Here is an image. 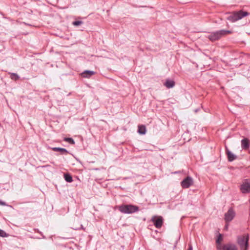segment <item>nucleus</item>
Instances as JSON below:
<instances>
[{
    "instance_id": "1",
    "label": "nucleus",
    "mask_w": 250,
    "mask_h": 250,
    "mask_svg": "<svg viewBox=\"0 0 250 250\" xmlns=\"http://www.w3.org/2000/svg\"><path fill=\"white\" fill-rule=\"evenodd\" d=\"M249 14V13L246 11L240 10L232 13L227 17V19L232 22H234L248 16Z\"/></svg>"
},
{
    "instance_id": "2",
    "label": "nucleus",
    "mask_w": 250,
    "mask_h": 250,
    "mask_svg": "<svg viewBox=\"0 0 250 250\" xmlns=\"http://www.w3.org/2000/svg\"><path fill=\"white\" fill-rule=\"evenodd\" d=\"M231 33V32L229 30H221L210 33L209 35H208L207 38L210 41L213 42L218 40L223 36Z\"/></svg>"
},
{
    "instance_id": "3",
    "label": "nucleus",
    "mask_w": 250,
    "mask_h": 250,
    "mask_svg": "<svg viewBox=\"0 0 250 250\" xmlns=\"http://www.w3.org/2000/svg\"><path fill=\"white\" fill-rule=\"evenodd\" d=\"M120 212L125 214H130L139 210L138 207L131 205H124L119 207Z\"/></svg>"
},
{
    "instance_id": "4",
    "label": "nucleus",
    "mask_w": 250,
    "mask_h": 250,
    "mask_svg": "<svg viewBox=\"0 0 250 250\" xmlns=\"http://www.w3.org/2000/svg\"><path fill=\"white\" fill-rule=\"evenodd\" d=\"M249 240L248 235H242L238 237L237 243L241 250H248Z\"/></svg>"
},
{
    "instance_id": "5",
    "label": "nucleus",
    "mask_w": 250,
    "mask_h": 250,
    "mask_svg": "<svg viewBox=\"0 0 250 250\" xmlns=\"http://www.w3.org/2000/svg\"><path fill=\"white\" fill-rule=\"evenodd\" d=\"M151 220L156 228H160L163 224V219L162 216H154Z\"/></svg>"
},
{
    "instance_id": "6",
    "label": "nucleus",
    "mask_w": 250,
    "mask_h": 250,
    "mask_svg": "<svg viewBox=\"0 0 250 250\" xmlns=\"http://www.w3.org/2000/svg\"><path fill=\"white\" fill-rule=\"evenodd\" d=\"M193 184L192 178L188 177L184 179L181 182V186L185 188H189Z\"/></svg>"
},
{
    "instance_id": "7",
    "label": "nucleus",
    "mask_w": 250,
    "mask_h": 250,
    "mask_svg": "<svg viewBox=\"0 0 250 250\" xmlns=\"http://www.w3.org/2000/svg\"><path fill=\"white\" fill-rule=\"evenodd\" d=\"M235 212L232 209L230 208L225 214V219L227 222L231 221L235 216Z\"/></svg>"
},
{
    "instance_id": "8",
    "label": "nucleus",
    "mask_w": 250,
    "mask_h": 250,
    "mask_svg": "<svg viewBox=\"0 0 250 250\" xmlns=\"http://www.w3.org/2000/svg\"><path fill=\"white\" fill-rule=\"evenodd\" d=\"M240 190L243 193H247L250 192V182L246 181L243 183L240 187Z\"/></svg>"
},
{
    "instance_id": "9",
    "label": "nucleus",
    "mask_w": 250,
    "mask_h": 250,
    "mask_svg": "<svg viewBox=\"0 0 250 250\" xmlns=\"http://www.w3.org/2000/svg\"><path fill=\"white\" fill-rule=\"evenodd\" d=\"M223 250H237V248L235 245L233 244H227L222 247Z\"/></svg>"
},
{
    "instance_id": "10",
    "label": "nucleus",
    "mask_w": 250,
    "mask_h": 250,
    "mask_svg": "<svg viewBox=\"0 0 250 250\" xmlns=\"http://www.w3.org/2000/svg\"><path fill=\"white\" fill-rule=\"evenodd\" d=\"M95 74V72L94 71L85 70L81 73V76L83 78H89Z\"/></svg>"
},
{
    "instance_id": "11",
    "label": "nucleus",
    "mask_w": 250,
    "mask_h": 250,
    "mask_svg": "<svg viewBox=\"0 0 250 250\" xmlns=\"http://www.w3.org/2000/svg\"><path fill=\"white\" fill-rule=\"evenodd\" d=\"M226 153L228 156V160L229 162H232L235 160L237 156L229 151L228 148L226 149Z\"/></svg>"
},
{
    "instance_id": "12",
    "label": "nucleus",
    "mask_w": 250,
    "mask_h": 250,
    "mask_svg": "<svg viewBox=\"0 0 250 250\" xmlns=\"http://www.w3.org/2000/svg\"><path fill=\"white\" fill-rule=\"evenodd\" d=\"M175 82L173 80L167 79L164 83V85L167 88H171L175 86Z\"/></svg>"
},
{
    "instance_id": "13",
    "label": "nucleus",
    "mask_w": 250,
    "mask_h": 250,
    "mask_svg": "<svg viewBox=\"0 0 250 250\" xmlns=\"http://www.w3.org/2000/svg\"><path fill=\"white\" fill-rule=\"evenodd\" d=\"M241 147L244 149H247L250 147V144L247 138L241 140Z\"/></svg>"
},
{
    "instance_id": "14",
    "label": "nucleus",
    "mask_w": 250,
    "mask_h": 250,
    "mask_svg": "<svg viewBox=\"0 0 250 250\" xmlns=\"http://www.w3.org/2000/svg\"><path fill=\"white\" fill-rule=\"evenodd\" d=\"M138 132L142 135L145 134L146 132V127L144 125H138Z\"/></svg>"
},
{
    "instance_id": "15",
    "label": "nucleus",
    "mask_w": 250,
    "mask_h": 250,
    "mask_svg": "<svg viewBox=\"0 0 250 250\" xmlns=\"http://www.w3.org/2000/svg\"><path fill=\"white\" fill-rule=\"evenodd\" d=\"M51 149L54 151H59L62 153H67L68 151L63 148L61 147H52Z\"/></svg>"
},
{
    "instance_id": "16",
    "label": "nucleus",
    "mask_w": 250,
    "mask_h": 250,
    "mask_svg": "<svg viewBox=\"0 0 250 250\" xmlns=\"http://www.w3.org/2000/svg\"><path fill=\"white\" fill-rule=\"evenodd\" d=\"M64 178L65 180L68 183H71L73 181L72 176L68 173H65L64 174Z\"/></svg>"
},
{
    "instance_id": "17",
    "label": "nucleus",
    "mask_w": 250,
    "mask_h": 250,
    "mask_svg": "<svg viewBox=\"0 0 250 250\" xmlns=\"http://www.w3.org/2000/svg\"><path fill=\"white\" fill-rule=\"evenodd\" d=\"M64 141L72 145H74L75 144L74 140L71 138H64Z\"/></svg>"
},
{
    "instance_id": "18",
    "label": "nucleus",
    "mask_w": 250,
    "mask_h": 250,
    "mask_svg": "<svg viewBox=\"0 0 250 250\" xmlns=\"http://www.w3.org/2000/svg\"><path fill=\"white\" fill-rule=\"evenodd\" d=\"M222 240H223L222 235V234H219L218 236V238H217V239L216 240V243H217V244L220 245L221 241H222Z\"/></svg>"
},
{
    "instance_id": "19",
    "label": "nucleus",
    "mask_w": 250,
    "mask_h": 250,
    "mask_svg": "<svg viewBox=\"0 0 250 250\" xmlns=\"http://www.w3.org/2000/svg\"><path fill=\"white\" fill-rule=\"evenodd\" d=\"M11 78L14 80H17L20 78L19 76L16 73H12L11 75Z\"/></svg>"
},
{
    "instance_id": "20",
    "label": "nucleus",
    "mask_w": 250,
    "mask_h": 250,
    "mask_svg": "<svg viewBox=\"0 0 250 250\" xmlns=\"http://www.w3.org/2000/svg\"><path fill=\"white\" fill-rule=\"evenodd\" d=\"M0 236L2 237H7V234L4 230L0 229Z\"/></svg>"
},
{
    "instance_id": "21",
    "label": "nucleus",
    "mask_w": 250,
    "mask_h": 250,
    "mask_svg": "<svg viewBox=\"0 0 250 250\" xmlns=\"http://www.w3.org/2000/svg\"><path fill=\"white\" fill-rule=\"evenodd\" d=\"M82 23H83V21H75L73 22V25H74L75 26H78V25L82 24Z\"/></svg>"
},
{
    "instance_id": "22",
    "label": "nucleus",
    "mask_w": 250,
    "mask_h": 250,
    "mask_svg": "<svg viewBox=\"0 0 250 250\" xmlns=\"http://www.w3.org/2000/svg\"><path fill=\"white\" fill-rule=\"evenodd\" d=\"M217 249L218 250H221V249H222V248L221 247V245H218V244H217Z\"/></svg>"
},
{
    "instance_id": "23",
    "label": "nucleus",
    "mask_w": 250,
    "mask_h": 250,
    "mask_svg": "<svg viewBox=\"0 0 250 250\" xmlns=\"http://www.w3.org/2000/svg\"><path fill=\"white\" fill-rule=\"evenodd\" d=\"M0 205H3V206H5L6 204L4 202H2V201L0 200Z\"/></svg>"
},
{
    "instance_id": "24",
    "label": "nucleus",
    "mask_w": 250,
    "mask_h": 250,
    "mask_svg": "<svg viewBox=\"0 0 250 250\" xmlns=\"http://www.w3.org/2000/svg\"><path fill=\"white\" fill-rule=\"evenodd\" d=\"M228 228H229V224H227L226 225H225V229L227 230L228 229Z\"/></svg>"
},
{
    "instance_id": "25",
    "label": "nucleus",
    "mask_w": 250,
    "mask_h": 250,
    "mask_svg": "<svg viewBox=\"0 0 250 250\" xmlns=\"http://www.w3.org/2000/svg\"><path fill=\"white\" fill-rule=\"evenodd\" d=\"M188 250H192V247L191 245H189V248Z\"/></svg>"
},
{
    "instance_id": "26",
    "label": "nucleus",
    "mask_w": 250,
    "mask_h": 250,
    "mask_svg": "<svg viewBox=\"0 0 250 250\" xmlns=\"http://www.w3.org/2000/svg\"><path fill=\"white\" fill-rule=\"evenodd\" d=\"M48 166H49L48 165H46V166H42V167H48Z\"/></svg>"
},
{
    "instance_id": "27",
    "label": "nucleus",
    "mask_w": 250,
    "mask_h": 250,
    "mask_svg": "<svg viewBox=\"0 0 250 250\" xmlns=\"http://www.w3.org/2000/svg\"><path fill=\"white\" fill-rule=\"evenodd\" d=\"M178 172H174L173 173H178Z\"/></svg>"
}]
</instances>
